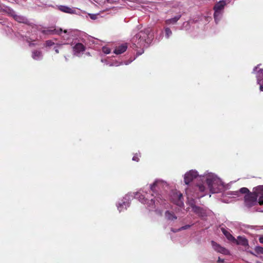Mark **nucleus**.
Segmentation results:
<instances>
[{
	"label": "nucleus",
	"instance_id": "nucleus-1",
	"mask_svg": "<svg viewBox=\"0 0 263 263\" xmlns=\"http://www.w3.org/2000/svg\"><path fill=\"white\" fill-rule=\"evenodd\" d=\"M167 186V183L162 180L157 179L153 184L150 186L149 193H148L143 191L141 192L142 198L145 196V200H146V204L149 210H155L156 212L161 214V211L159 209V205L164 204L165 200L162 199L161 195L157 192L161 189Z\"/></svg>",
	"mask_w": 263,
	"mask_h": 263
},
{
	"label": "nucleus",
	"instance_id": "nucleus-2",
	"mask_svg": "<svg viewBox=\"0 0 263 263\" xmlns=\"http://www.w3.org/2000/svg\"><path fill=\"white\" fill-rule=\"evenodd\" d=\"M194 179L201 181L205 180L208 189L212 194L220 192L223 187V184L221 179L212 173L206 172L203 175L199 176L196 171L191 170L185 174L184 180L186 184H189Z\"/></svg>",
	"mask_w": 263,
	"mask_h": 263
},
{
	"label": "nucleus",
	"instance_id": "nucleus-3",
	"mask_svg": "<svg viewBox=\"0 0 263 263\" xmlns=\"http://www.w3.org/2000/svg\"><path fill=\"white\" fill-rule=\"evenodd\" d=\"M151 30L147 28L138 32L132 39V42L136 48L147 47L153 40V36L150 34Z\"/></svg>",
	"mask_w": 263,
	"mask_h": 263
},
{
	"label": "nucleus",
	"instance_id": "nucleus-4",
	"mask_svg": "<svg viewBox=\"0 0 263 263\" xmlns=\"http://www.w3.org/2000/svg\"><path fill=\"white\" fill-rule=\"evenodd\" d=\"M245 205L251 208L258 203L260 205L263 204V186H259L256 187L254 193L250 192L244 195Z\"/></svg>",
	"mask_w": 263,
	"mask_h": 263
},
{
	"label": "nucleus",
	"instance_id": "nucleus-5",
	"mask_svg": "<svg viewBox=\"0 0 263 263\" xmlns=\"http://www.w3.org/2000/svg\"><path fill=\"white\" fill-rule=\"evenodd\" d=\"M140 194L141 191L126 194L123 197L122 202L118 203L117 205L119 212L126 210L129 206V201L133 198L138 199L141 203L146 204V200H145V196L142 198Z\"/></svg>",
	"mask_w": 263,
	"mask_h": 263
},
{
	"label": "nucleus",
	"instance_id": "nucleus-6",
	"mask_svg": "<svg viewBox=\"0 0 263 263\" xmlns=\"http://www.w3.org/2000/svg\"><path fill=\"white\" fill-rule=\"evenodd\" d=\"M226 5V3L225 1H220L214 6V17L216 23L221 18Z\"/></svg>",
	"mask_w": 263,
	"mask_h": 263
},
{
	"label": "nucleus",
	"instance_id": "nucleus-7",
	"mask_svg": "<svg viewBox=\"0 0 263 263\" xmlns=\"http://www.w3.org/2000/svg\"><path fill=\"white\" fill-rule=\"evenodd\" d=\"M207 189L202 184H198L196 186L195 192L192 194L189 189L186 190V194L187 198H190V196L196 198H201L205 195Z\"/></svg>",
	"mask_w": 263,
	"mask_h": 263
},
{
	"label": "nucleus",
	"instance_id": "nucleus-8",
	"mask_svg": "<svg viewBox=\"0 0 263 263\" xmlns=\"http://www.w3.org/2000/svg\"><path fill=\"white\" fill-rule=\"evenodd\" d=\"M249 192V190L247 187H242L238 191H229L227 193V194L231 196L233 198H237L238 199H240L243 198L244 195Z\"/></svg>",
	"mask_w": 263,
	"mask_h": 263
},
{
	"label": "nucleus",
	"instance_id": "nucleus-9",
	"mask_svg": "<svg viewBox=\"0 0 263 263\" xmlns=\"http://www.w3.org/2000/svg\"><path fill=\"white\" fill-rule=\"evenodd\" d=\"M73 54L77 57H80L85 50V47L80 43H76L72 47Z\"/></svg>",
	"mask_w": 263,
	"mask_h": 263
},
{
	"label": "nucleus",
	"instance_id": "nucleus-10",
	"mask_svg": "<svg viewBox=\"0 0 263 263\" xmlns=\"http://www.w3.org/2000/svg\"><path fill=\"white\" fill-rule=\"evenodd\" d=\"M212 245L214 250L217 252L220 253L224 255L229 254V251L226 248L220 246L219 245L214 242L212 241Z\"/></svg>",
	"mask_w": 263,
	"mask_h": 263
},
{
	"label": "nucleus",
	"instance_id": "nucleus-11",
	"mask_svg": "<svg viewBox=\"0 0 263 263\" xmlns=\"http://www.w3.org/2000/svg\"><path fill=\"white\" fill-rule=\"evenodd\" d=\"M257 82L260 85V91H263V69H260L256 73Z\"/></svg>",
	"mask_w": 263,
	"mask_h": 263
},
{
	"label": "nucleus",
	"instance_id": "nucleus-12",
	"mask_svg": "<svg viewBox=\"0 0 263 263\" xmlns=\"http://www.w3.org/2000/svg\"><path fill=\"white\" fill-rule=\"evenodd\" d=\"M191 207L193 211L200 217H204L206 215V212L204 210L199 206H196L193 204H191Z\"/></svg>",
	"mask_w": 263,
	"mask_h": 263
},
{
	"label": "nucleus",
	"instance_id": "nucleus-13",
	"mask_svg": "<svg viewBox=\"0 0 263 263\" xmlns=\"http://www.w3.org/2000/svg\"><path fill=\"white\" fill-rule=\"evenodd\" d=\"M10 14L16 21L19 23H26L27 22V20L25 17L22 15H17L13 10H11Z\"/></svg>",
	"mask_w": 263,
	"mask_h": 263
},
{
	"label": "nucleus",
	"instance_id": "nucleus-14",
	"mask_svg": "<svg viewBox=\"0 0 263 263\" xmlns=\"http://www.w3.org/2000/svg\"><path fill=\"white\" fill-rule=\"evenodd\" d=\"M58 9L61 11L65 12V13H69V14L77 13L76 10L74 9H73V8L69 7L66 6H62V5L59 6H58Z\"/></svg>",
	"mask_w": 263,
	"mask_h": 263
},
{
	"label": "nucleus",
	"instance_id": "nucleus-15",
	"mask_svg": "<svg viewBox=\"0 0 263 263\" xmlns=\"http://www.w3.org/2000/svg\"><path fill=\"white\" fill-rule=\"evenodd\" d=\"M127 48V47L125 44L121 45L115 49L114 53L116 54H121L126 50Z\"/></svg>",
	"mask_w": 263,
	"mask_h": 263
},
{
	"label": "nucleus",
	"instance_id": "nucleus-16",
	"mask_svg": "<svg viewBox=\"0 0 263 263\" xmlns=\"http://www.w3.org/2000/svg\"><path fill=\"white\" fill-rule=\"evenodd\" d=\"M180 17H181V15H178L172 18L167 19L165 21V24L168 25H174L180 18Z\"/></svg>",
	"mask_w": 263,
	"mask_h": 263
},
{
	"label": "nucleus",
	"instance_id": "nucleus-17",
	"mask_svg": "<svg viewBox=\"0 0 263 263\" xmlns=\"http://www.w3.org/2000/svg\"><path fill=\"white\" fill-rule=\"evenodd\" d=\"M32 57L34 60H40L43 58V54L41 51L34 50L32 53Z\"/></svg>",
	"mask_w": 263,
	"mask_h": 263
},
{
	"label": "nucleus",
	"instance_id": "nucleus-18",
	"mask_svg": "<svg viewBox=\"0 0 263 263\" xmlns=\"http://www.w3.org/2000/svg\"><path fill=\"white\" fill-rule=\"evenodd\" d=\"M165 217L168 220H175L177 219V217L174 215L173 212H171L169 211H166L165 213Z\"/></svg>",
	"mask_w": 263,
	"mask_h": 263
},
{
	"label": "nucleus",
	"instance_id": "nucleus-19",
	"mask_svg": "<svg viewBox=\"0 0 263 263\" xmlns=\"http://www.w3.org/2000/svg\"><path fill=\"white\" fill-rule=\"evenodd\" d=\"M222 232L223 234L225 235V236L227 238V239L232 241H236L235 238L230 234V233L227 230L221 229Z\"/></svg>",
	"mask_w": 263,
	"mask_h": 263
},
{
	"label": "nucleus",
	"instance_id": "nucleus-20",
	"mask_svg": "<svg viewBox=\"0 0 263 263\" xmlns=\"http://www.w3.org/2000/svg\"><path fill=\"white\" fill-rule=\"evenodd\" d=\"M238 241L237 242L238 244H240L243 246H246L247 245H248V241L246 238L241 237H238Z\"/></svg>",
	"mask_w": 263,
	"mask_h": 263
},
{
	"label": "nucleus",
	"instance_id": "nucleus-21",
	"mask_svg": "<svg viewBox=\"0 0 263 263\" xmlns=\"http://www.w3.org/2000/svg\"><path fill=\"white\" fill-rule=\"evenodd\" d=\"M165 36L166 38L168 39L172 34V32L170 28L168 27L164 28Z\"/></svg>",
	"mask_w": 263,
	"mask_h": 263
},
{
	"label": "nucleus",
	"instance_id": "nucleus-22",
	"mask_svg": "<svg viewBox=\"0 0 263 263\" xmlns=\"http://www.w3.org/2000/svg\"><path fill=\"white\" fill-rule=\"evenodd\" d=\"M23 37L24 40H26L28 43H29V46L30 47L37 45L36 43H31V42H32L31 39L28 37L27 36H25V37Z\"/></svg>",
	"mask_w": 263,
	"mask_h": 263
},
{
	"label": "nucleus",
	"instance_id": "nucleus-23",
	"mask_svg": "<svg viewBox=\"0 0 263 263\" xmlns=\"http://www.w3.org/2000/svg\"><path fill=\"white\" fill-rule=\"evenodd\" d=\"M177 196H178V201L176 204L181 206L183 204V203L181 200V199L182 198V195L179 193L178 195H177Z\"/></svg>",
	"mask_w": 263,
	"mask_h": 263
},
{
	"label": "nucleus",
	"instance_id": "nucleus-24",
	"mask_svg": "<svg viewBox=\"0 0 263 263\" xmlns=\"http://www.w3.org/2000/svg\"><path fill=\"white\" fill-rule=\"evenodd\" d=\"M191 226L192 225H190V224H187V225H185V226L181 227L180 228H179V229L177 230L176 231H175L173 229H172V231L173 232H177V231H179L186 230V229H187L190 228L191 227Z\"/></svg>",
	"mask_w": 263,
	"mask_h": 263
},
{
	"label": "nucleus",
	"instance_id": "nucleus-25",
	"mask_svg": "<svg viewBox=\"0 0 263 263\" xmlns=\"http://www.w3.org/2000/svg\"><path fill=\"white\" fill-rule=\"evenodd\" d=\"M74 32H75V31H74L72 29L65 30L64 31V33L65 34H67L69 36H73V34H74Z\"/></svg>",
	"mask_w": 263,
	"mask_h": 263
},
{
	"label": "nucleus",
	"instance_id": "nucleus-26",
	"mask_svg": "<svg viewBox=\"0 0 263 263\" xmlns=\"http://www.w3.org/2000/svg\"><path fill=\"white\" fill-rule=\"evenodd\" d=\"M102 51L105 54H108L110 52V49L106 46H104L102 47Z\"/></svg>",
	"mask_w": 263,
	"mask_h": 263
},
{
	"label": "nucleus",
	"instance_id": "nucleus-27",
	"mask_svg": "<svg viewBox=\"0 0 263 263\" xmlns=\"http://www.w3.org/2000/svg\"><path fill=\"white\" fill-rule=\"evenodd\" d=\"M52 34H60L62 32V29H54V30H51Z\"/></svg>",
	"mask_w": 263,
	"mask_h": 263
},
{
	"label": "nucleus",
	"instance_id": "nucleus-28",
	"mask_svg": "<svg viewBox=\"0 0 263 263\" xmlns=\"http://www.w3.org/2000/svg\"><path fill=\"white\" fill-rule=\"evenodd\" d=\"M53 45H54V42H53L51 40H48L46 42V46L50 47Z\"/></svg>",
	"mask_w": 263,
	"mask_h": 263
},
{
	"label": "nucleus",
	"instance_id": "nucleus-29",
	"mask_svg": "<svg viewBox=\"0 0 263 263\" xmlns=\"http://www.w3.org/2000/svg\"><path fill=\"white\" fill-rule=\"evenodd\" d=\"M255 250L257 252L263 254V248L260 247H257L256 248Z\"/></svg>",
	"mask_w": 263,
	"mask_h": 263
},
{
	"label": "nucleus",
	"instance_id": "nucleus-30",
	"mask_svg": "<svg viewBox=\"0 0 263 263\" xmlns=\"http://www.w3.org/2000/svg\"><path fill=\"white\" fill-rule=\"evenodd\" d=\"M132 159H133V161H138L139 160L138 154H135V155L133 157Z\"/></svg>",
	"mask_w": 263,
	"mask_h": 263
},
{
	"label": "nucleus",
	"instance_id": "nucleus-31",
	"mask_svg": "<svg viewBox=\"0 0 263 263\" xmlns=\"http://www.w3.org/2000/svg\"><path fill=\"white\" fill-rule=\"evenodd\" d=\"M89 16H90V18L92 20H96L97 18V14H88Z\"/></svg>",
	"mask_w": 263,
	"mask_h": 263
},
{
	"label": "nucleus",
	"instance_id": "nucleus-32",
	"mask_svg": "<svg viewBox=\"0 0 263 263\" xmlns=\"http://www.w3.org/2000/svg\"><path fill=\"white\" fill-rule=\"evenodd\" d=\"M62 46L61 45H59V46H55L54 47V49L55 50V52L57 53H58L59 52V49H58V48H60Z\"/></svg>",
	"mask_w": 263,
	"mask_h": 263
},
{
	"label": "nucleus",
	"instance_id": "nucleus-33",
	"mask_svg": "<svg viewBox=\"0 0 263 263\" xmlns=\"http://www.w3.org/2000/svg\"><path fill=\"white\" fill-rule=\"evenodd\" d=\"M120 64H119L117 62H116L115 63H112V64H110L109 65V66H118L120 65Z\"/></svg>",
	"mask_w": 263,
	"mask_h": 263
},
{
	"label": "nucleus",
	"instance_id": "nucleus-34",
	"mask_svg": "<svg viewBox=\"0 0 263 263\" xmlns=\"http://www.w3.org/2000/svg\"><path fill=\"white\" fill-rule=\"evenodd\" d=\"M259 65H258L257 66L255 67L253 69V72H255V71L256 70V69L258 68Z\"/></svg>",
	"mask_w": 263,
	"mask_h": 263
},
{
	"label": "nucleus",
	"instance_id": "nucleus-35",
	"mask_svg": "<svg viewBox=\"0 0 263 263\" xmlns=\"http://www.w3.org/2000/svg\"><path fill=\"white\" fill-rule=\"evenodd\" d=\"M218 262H223V259H221L220 257L218 258Z\"/></svg>",
	"mask_w": 263,
	"mask_h": 263
},
{
	"label": "nucleus",
	"instance_id": "nucleus-36",
	"mask_svg": "<svg viewBox=\"0 0 263 263\" xmlns=\"http://www.w3.org/2000/svg\"><path fill=\"white\" fill-rule=\"evenodd\" d=\"M259 240L261 243H263V237H261Z\"/></svg>",
	"mask_w": 263,
	"mask_h": 263
},
{
	"label": "nucleus",
	"instance_id": "nucleus-37",
	"mask_svg": "<svg viewBox=\"0 0 263 263\" xmlns=\"http://www.w3.org/2000/svg\"><path fill=\"white\" fill-rule=\"evenodd\" d=\"M65 60L66 61H67L68 59H67V58L66 56H65Z\"/></svg>",
	"mask_w": 263,
	"mask_h": 263
},
{
	"label": "nucleus",
	"instance_id": "nucleus-38",
	"mask_svg": "<svg viewBox=\"0 0 263 263\" xmlns=\"http://www.w3.org/2000/svg\"><path fill=\"white\" fill-rule=\"evenodd\" d=\"M131 62H132V61H130V63ZM124 64H125V65H127V64H128V63H125Z\"/></svg>",
	"mask_w": 263,
	"mask_h": 263
},
{
	"label": "nucleus",
	"instance_id": "nucleus-39",
	"mask_svg": "<svg viewBox=\"0 0 263 263\" xmlns=\"http://www.w3.org/2000/svg\"><path fill=\"white\" fill-rule=\"evenodd\" d=\"M257 211L256 209L253 210L252 211Z\"/></svg>",
	"mask_w": 263,
	"mask_h": 263
}]
</instances>
